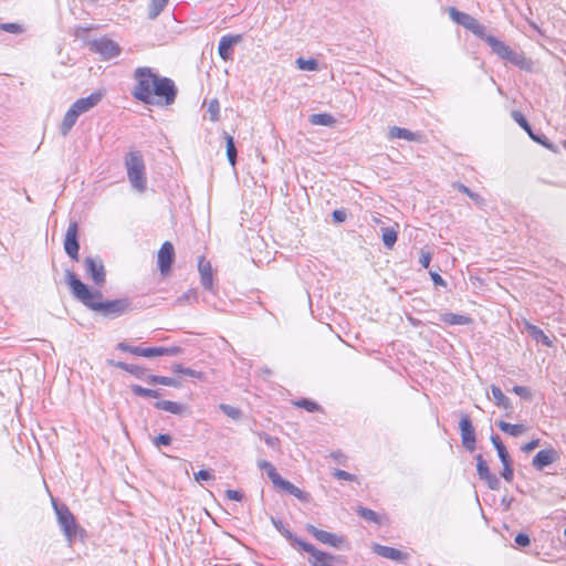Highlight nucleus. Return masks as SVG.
I'll return each mask as SVG.
<instances>
[{"label":"nucleus","instance_id":"36","mask_svg":"<svg viewBox=\"0 0 566 566\" xmlns=\"http://www.w3.org/2000/svg\"><path fill=\"white\" fill-rule=\"evenodd\" d=\"M296 65L300 70L303 71H317L318 70V62L315 59H303L298 57L296 60Z\"/></svg>","mask_w":566,"mask_h":566},{"label":"nucleus","instance_id":"31","mask_svg":"<svg viewBox=\"0 0 566 566\" xmlns=\"http://www.w3.org/2000/svg\"><path fill=\"white\" fill-rule=\"evenodd\" d=\"M146 380L150 385H164V386H170V387L179 386V382L175 378H170V377H166V376L149 375Z\"/></svg>","mask_w":566,"mask_h":566},{"label":"nucleus","instance_id":"11","mask_svg":"<svg viewBox=\"0 0 566 566\" xmlns=\"http://www.w3.org/2000/svg\"><path fill=\"white\" fill-rule=\"evenodd\" d=\"M78 224L71 221L65 232L64 250L65 253L74 261H78L80 244L77 241Z\"/></svg>","mask_w":566,"mask_h":566},{"label":"nucleus","instance_id":"23","mask_svg":"<svg viewBox=\"0 0 566 566\" xmlns=\"http://www.w3.org/2000/svg\"><path fill=\"white\" fill-rule=\"evenodd\" d=\"M491 392L494 402L497 407L503 408L505 410L512 409L511 400L503 394L500 387H497L496 385H491Z\"/></svg>","mask_w":566,"mask_h":566},{"label":"nucleus","instance_id":"28","mask_svg":"<svg viewBox=\"0 0 566 566\" xmlns=\"http://www.w3.org/2000/svg\"><path fill=\"white\" fill-rule=\"evenodd\" d=\"M258 467L261 470H265L268 478L271 480L273 485H275L282 479V476L277 473L275 467L271 462L266 460H259Z\"/></svg>","mask_w":566,"mask_h":566},{"label":"nucleus","instance_id":"45","mask_svg":"<svg viewBox=\"0 0 566 566\" xmlns=\"http://www.w3.org/2000/svg\"><path fill=\"white\" fill-rule=\"evenodd\" d=\"M457 189L463 193H465L468 197H470L473 201H475L476 203H482L483 202V199L481 198L480 195L471 191L467 186H464L463 184H457L455 185Z\"/></svg>","mask_w":566,"mask_h":566},{"label":"nucleus","instance_id":"20","mask_svg":"<svg viewBox=\"0 0 566 566\" xmlns=\"http://www.w3.org/2000/svg\"><path fill=\"white\" fill-rule=\"evenodd\" d=\"M277 489H281L289 494L295 496L301 502H308L310 501V494L301 490L300 488L295 486L293 483H291L287 480H284L283 478L274 485Z\"/></svg>","mask_w":566,"mask_h":566},{"label":"nucleus","instance_id":"46","mask_svg":"<svg viewBox=\"0 0 566 566\" xmlns=\"http://www.w3.org/2000/svg\"><path fill=\"white\" fill-rule=\"evenodd\" d=\"M0 30L13 33V34H20L24 31L23 27L19 23H1Z\"/></svg>","mask_w":566,"mask_h":566},{"label":"nucleus","instance_id":"5","mask_svg":"<svg viewBox=\"0 0 566 566\" xmlns=\"http://www.w3.org/2000/svg\"><path fill=\"white\" fill-rule=\"evenodd\" d=\"M53 507L57 516V523L66 541L69 542V544H72L77 535H82L84 533L83 528H81L80 525L76 523L73 513L66 505H57L55 501H53Z\"/></svg>","mask_w":566,"mask_h":566},{"label":"nucleus","instance_id":"32","mask_svg":"<svg viewBox=\"0 0 566 566\" xmlns=\"http://www.w3.org/2000/svg\"><path fill=\"white\" fill-rule=\"evenodd\" d=\"M224 139L227 144V157L232 167L237 164V148L234 145V139L229 134L224 133Z\"/></svg>","mask_w":566,"mask_h":566},{"label":"nucleus","instance_id":"19","mask_svg":"<svg viewBox=\"0 0 566 566\" xmlns=\"http://www.w3.org/2000/svg\"><path fill=\"white\" fill-rule=\"evenodd\" d=\"M448 12H449V15L452 19V21L462 25L463 28H465L469 31L474 25V23L478 21L474 17H472L465 12L459 11L454 7H450L448 9Z\"/></svg>","mask_w":566,"mask_h":566},{"label":"nucleus","instance_id":"52","mask_svg":"<svg viewBox=\"0 0 566 566\" xmlns=\"http://www.w3.org/2000/svg\"><path fill=\"white\" fill-rule=\"evenodd\" d=\"M431 258L432 256H431V253L429 251L421 250L420 258H419V263L421 264V266L423 269L429 268L430 262H431Z\"/></svg>","mask_w":566,"mask_h":566},{"label":"nucleus","instance_id":"33","mask_svg":"<svg viewBox=\"0 0 566 566\" xmlns=\"http://www.w3.org/2000/svg\"><path fill=\"white\" fill-rule=\"evenodd\" d=\"M167 3L168 0H150L148 17L150 19L157 18Z\"/></svg>","mask_w":566,"mask_h":566},{"label":"nucleus","instance_id":"9","mask_svg":"<svg viewBox=\"0 0 566 566\" xmlns=\"http://www.w3.org/2000/svg\"><path fill=\"white\" fill-rule=\"evenodd\" d=\"M87 45L91 51L99 54L103 60L114 59L118 56L122 51L118 43L106 36L91 40Z\"/></svg>","mask_w":566,"mask_h":566},{"label":"nucleus","instance_id":"26","mask_svg":"<svg viewBox=\"0 0 566 566\" xmlns=\"http://www.w3.org/2000/svg\"><path fill=\"white\" fill-rule=\"evenodd\" d=\"M155 408L174 415H181L185 410V407L181 403L170 400L157 401L155 402Z\"/></svg>","mask_w":566,"mask_h":566},{"label":"nucleus","instance_id":"39","mask_svg":"<svg viewBox=\"0 0 566 566\" xmlns=\"http://www.w3.org/2000/svg\"><path fill=\"white\" fill-rule=\"evenodd\" d=\"M198 295L196 290H189L176 300V305L182 306L186 303L197 302Z\"/></svg>","mask_w":566,"mask_h":566},{"label":"nucleus","instance_id":"49","mask_svg":"<svg viewBox=\"0 0 566 566\" xmlns=\"http://www.w3.org/2000/svg\"><path fill=\"white\" fill-rule=\"evenodd\" d=\"M117 348L123 350V352H128V353H130L133 355L140 356L142 354L139 352H137V350H142L143 347L129 346L126 343H118L117 344Z\"/></svg>","mask_w":566,"mask_h":566},{"label":"nucleus","instance_id":"41","mask_svg":"<svg viewBox=\"0 0 566 566\" xmlns=\"http://www.w3.org/2000/svg\"><path fill=\"white\" fill-rule=\"evenodd\" d=\"M208 114L211 122H218L220 118V105L217 98H213L208 104Z\"/></svg>","mask_w":566,"mask_h":566},{"label":"nucleus","instance_id":"18","mask_svg":"<svg viewBox=\"0 0 566 566\" xmlns=\"http://www.w3.org/2000/svg\"><path fill=\"white\" fill-rule=\"evenodd\" d=\"M373 551H374V553H376L377 555H379L384 558L396 560V562H401L407 558V554H405L403 552H401L397 548L384 546L380 544H374Z\"/></svg>","mask_w":566,"mask_h":566},{"label":"nucleus","instance_id":"17","mask_svg":"<svg viewBox=\"0 0 566 566\" xmlns=\"http://www.w3.org/2000/svg\"><path fill=\"white\" fill-rule=\"evenodd\" d=\"M198 271L200 274V282L201 285L208 290H213V273H212V266L211 263L206 260L205 256H200L198 260Z\"/></svg>","mask_w":566,"mask_h":566},{"label":"nucleus","instance_id":"40","mask_svg":"<svg viewBox=\"0 0 566 566\" xmlns=\"http://www.w3.org/2000/svg\"><path fill=\"white\" fill-rule=\"evenodd\" d=\"M220 410L227 415L228 417L234 419V420H239L242 416V412L240 409H238L237 407H233L231 405H227V403H221L219 406Z\"/></svg>","mask_w":566,"mask_h":566},{"label":"nucleus","instance_id":"10","mask_svg":"<svg viewBox=\"0 0 566 566\" xmlns=\"http://www.w3.org/2000/svg\"><path fill=\"white\" fill-rule=\"evenodd\" d=\"M86 275L91 277L97 286H103L106 282V272L103 261L99 258L86 256L83 261Z\"/></svg>","mask_w":566,"mask_h":566},{"label":"nucleus","instance_id":"62","mask_svg":"<svg viewBox=\"0 0 566 566\" xmlns=\"http://www.w3.org/2000/svg\"><path fill=\"white\" fill-rule=\"evenodd\" d=\"M332 216L336 222H343L346 219V212L344 210H334Z\"/></svg>","mask_w":566,"mask_h":566},{"label":"nucleus","instance_id":"8","mask_svg":"<svg viewBox=\"0 0 566 566\" xmlns=\"http://www.w3.org/2000/svg\"><path fill=\"white\" fill-rule=\"evenodd\" d=\"M486 43L491 48L492 52L494 54H496L499 57L506 60L507 62H510L513 65H516L521 69H528L530 63L526 60V57L524 56V54L514 51L507 44H505L503 41L493 36V38H488Z\"/></svg>","mask_w":566,"mask_h":566},{"label":"nucleus","instance_id":"63","mask_svg":"<svg viewBox=\"0 0 566 566\" xmlns=\"http://www.w3.org/2000/svg\"><path fill=\"white\" fill-rule=\"evenodd\" d=\"M538 443H539L538 439L532 440L528 443H526L525 446H523L522 450L524 452H530V451L534 450L538 446Z\"/></svg>","mask_w":566,"mask_h":566},{"label":"nucleus","instance_id":"25","mask_svg":"<svg viewBox=\"0 0 566 566\" xmlns=\"http://www.w3.org/2000/svg\"><path fill=\"white\" fill-rule=\"evenodd\" d=\"M308 120L312 125L328 126V127L334 126L336 123L335 117L327 113L312 114L310 116Z\"/></svg>","mask_w":566,"mask_h":566},{"label":"nucleus","instance_id":"1","mask_svg":"<svg viewBox=\"0 0 566 566\" xmlns=\"http://www.w3.org/2000/svg\"><path fill=\"white\" fill-rule=\"evenodd\" d=\"M136 84L132 91L135 99L148 104L171 105L177 96V88L172 80L159 76L150 67L140 66L134 72Z\"/></svg>","mask_w":566,"mask_h":566},{"label":"nucleus","instance_id":"48","mask_svg":"<svg viewBox=\"0 0 566 566\" xmlns=\"http://www.w3.org/2000/svg\"><path fill=\"white\" fill-rule=\"evenodd\" d=\"M358 514L367 520V521H371V522H378V515L375 511L370 510V509H366V507H359L358 509Z\"/></svg>","mask_w":566,"mask_h":566},{"label":"nucleus","instance_id":"27","mask_svg":"<svg viewBox=\"0 0 566 566\" xmlns=\"http://www.w3.org/2000/svg\"><path fill=\"white\" fill-rule=\"evenodd\" d=\"M397 228H398V224H396L395 227H387V228L381 229V239H382L385 247L388 249H391L397 241V237H398Z\"/></svg>","mask_w":566,"mask_h":566},{"label":"nucleus","instance_id":"44","mask_svg":"<svg viewBox=\"0 0 566 566\" xmlns=\"http://www.w3.org/2000/svg\"><path fill=\"white\" fill-rule=\"evenodd\" d=\"M502 465H503V470L501 472V475L503 476V479L505 481L512 482L513 478H514V471H513V468H512L511 459L505 460V462H502Z\"/></svg>","mask_w":566,"mask_h":566},{"label":"nucleus","instance_id":"16","mask_svg":"<svg viewBox=\"0 0 566 566\" xmlns=\"http://www.w3.org/2000/svg\"><path fill=\"white\" fill-rule=\"evenodd\" d=\"M175 250L171 242L166 241L163 243L158 251V268L161 274H167L170 271L171 263L174 260Z\"/></svg>","mask_w":566,"mask_h":566},{"label":"nucleus","instance_id":"15","mask_svg":"<svg viewBox=\"0 0 566 566\" xmlns=\"http://www.w3.org/2000/svg\"><path fill=\"white\" fill-rule=\"evenodd\" d=\"M559 459V453L553 449H543L539 450L532 460V465L542 471L545 467L551 465Z\"/></svg>","mask_w":566,"mask_h":566},{"label":"nucleus","instance_id":"37","mask_svg":"<svg viewBox=\"0 0 566 566\" xmlns=\"http://www.w3.org/2000/svg\"><path fill=\"white\" fill-rule=\"evenodd\" d=\"M475 459H476L478 475L481 480H484L488 475L491 474L489 465H488L486 461L483 459L482 454H478L475 457Z\"/></svg>","mask_w":566,"mask_h":566},{"label":"nucleus","instance_id":"2","mask_svg":"<svg viewBox=\"0 0 566 566\" xmlns=\"http://www.w3.org/2000/svg\"><path fill=\"white\" fill-rule=\"evenodd\" d=\"M66 282L73 296L90 310L107 318H116L132 310L128 298L102 301L103 294L98 290H91L72 271H66Z\"/></svg>","mask_w":566,"mask_h":566},{"label":"nucleus","instance_id":"38","mask_svg":"<svg viewBox=\"0 0 566 566\" xmlns=\"http://www.w3.org/2000/svg\"><path fill=\"white\" fill-rule=\"evenodd\" d=\"M172 370L176 374H182V375H186V376H189V377H195V378H198V379L202 378V373L201 371H197V370H193L191 368L184 367L181 364H175L172 366Z\"/></svg>","mask_w":566,"mask_h":566},{"label":"nucleus","instance_id":"7","mask_svg":"<svg viewBox=\"0 0 566 566\" xmlns=\"http://www.w3.org/2000/svg\"><path fill=\"white\" fill-rule=\"evenodd\" d=\"M486 43L491 48L492 52L494 54H496L499 57L506 60L507 62H510L513 65H516L521 69H528L530 63L526 60V57L524 56V54L514 51L507 44H505L503 41L493 36V38H488Z\"/></svg>","mask_w":566,"mask_h":566},{"label":"nucleus","instance_id":"60","mask_svg":"<svg viewBox=\"0 0 566 566\" xmlns=\"http://www.w3.org/2000/svg\"><path fill=\"white\" fill-rule=\"evenodd\" d=\"M430 276L436 285L446 286V281L437 272H430Z\"/></svg>","mask_w":566,"mask_h":566},{"label":"nucleus","instance_id":"13","mask_svg":"<svg viewBox=\"0 0 566 566\" xmlns=\"http://www.w3.org/2000/svg\"><path fill=\"white\" fill-rule=\"evenodd\" d=\"M306 530L311 533L318 542L325 545H329L332 547H339L344 543V537L338 536L337 534L329 533L327 531H323L317 528L312 524L306 525Z\"/></svg>","mask_w":566,"mask_h":566},{"label":"nucleus","instance_id":"14","mask_svg":"<svg viewBox=\"0 0 566 566\" xmlns=\"http://www.w3.org/2000/svg\"><path fill=\"white\" fill-rule=\"evenodd\" d=\"M242 41L240 34L223 35L219 41L218 53L223 61H230L233 57V46Z\"/></svg>","mask_w":566,"mask_h":566},{"label":"nucleus","instance_id":"47","mask_svg":"<svg viewBox=\"0 0 566 566\" xmlns=\"http://www.w3.org/2000/svg\"><path fill=\"white\" fill-rule=\"evenodd\" d=\"M143 357H157L164 356L163 347H146L138 350Z\"/></svg>","mask_w":566,"mask_h":566},{"label":"nucleus","instance_id":"58","mask_svg":"<svg viewBox=\"0 0 566 566\" xmlns=\"http://www.w3.org/2000/svg\"><path fill=\"white\" fill-rule=\"evenodd\" d=\"M154 442L156 446H168L171 443V437L167 433H163L159 434Z\"/></svg>","mask_w":566,"mask_h":566},{"label":"nucleus","instance_id":"56","mask_svg":"<svg viewBox=\"0 0 566 566\" xmlns=\"http://www.w3.org/2000/svg\"><path fill=\"white\" fill-rule=\"evenodd\" d=\"M515 543L518 545V546H527L530 545L531 543V539H530V536L525 533H518L516 536H515Z\"/></svg>","mask_w":566,"mask_h":566},{"label":"nucleus","instance_id":"64","mask_svg":"<svg viewBox=\"0 0 566 566\" xmlns=\"http://www.w3.org/2000/svg\"><path fill=\"white\" fill-rule=\"evenodd\" d=\"M272 523H273V525L275 526V528H276L279 532H281V534H282V535H284V536H285V534H284V533H285L287 530H286V528H284L283 523H282L280 520H274V518L272 520Z\"/></svg>","mask_w":566,"mask_h":566},{"label":"nucleus","instance_id":"43","mask_svg":"<svg viewBox=\"0 0 566 566\" xmlns=\"http://www.w3.org/2000/svg\"><path fill=\"white\" fill-rule=\"evenodd\" d=\"M295 406L303 408V409L307 410L308 412H314V411L319 410V406L315 401H312L308 399H300V400L295 401Z\"/></svg>","mask_w":566,"mask_h":566},{"label":"nucleus","instance_id":"3","mask_svg":"<svg viewBox=\"0 0 566 566\" xmlns=\"http://www.w3.org/2000/svg\"><path fill=\"white\" fill-rule=\"evenodd\" d=\"M104 95V91H96L87 97L76 99L63 117L60 127L61 134L66 136L75 125L78 116L94 108L103 99Z\"/></svg>","mask_w":566,"mask_h":566},{"label":"nucleus","instance_id":"50","mask_svg":"<svg viewBox=\"0 0 566 566\" xmlns=\"http://www.w3.org/2000/svg\"><path fill=\"white\" fill-rule=\"evenodd\" d=\"M483 481L486 482L488 486L491 489V490H499L500 489V485H501V482L499 480V478L494 474H490L488 475Z\"/></svg>","mask_w":566,"mask_h":566},{"label":"nucleus","instance_id":"57","mask_svg":"<svg viewBox=\"0 0 566 566\" xmlns=\"http://www.w3.org/2000/svg\"><path fill=\"white\" fill-rule=\"evenodd\" d=\"M512 117L521 127H525L526 124L528 123L525 116L518 111H513Z\"/></svg>","mask_w":566,"mask_h":566},{"label":"nucleus","instance_id":"59","mask_svg":"<svg viewBox=\"0 0 566 566\" xmlns=\"http://www.w3.org/2000/svg\"><path fill=\"white\" fill-rule=\"evenodd\" d=\"M226 494L227 497L232 501H241L243 497L242 493L237 490H228Z\"/></svg>","mask_w":566,"mask_h":566},{"label":"nucleus","instance_id":"34","mask_svg":"<svg viewBox=\"0 0 566 566\" xmlns=\"http://www.w3.org/2000/svg\"><path fill=\"white\" fill-rule=\"evenodd\" d=\"M130 389L134 395L139 396V397L158 398L160 396V392L158 390L144 388L139 385H132Z\"/></svg>","mask_w":566,"mask_h":566},{"label":"nucleus","instance_id":"61","mask_svg":"<svg viewBox=\"0 0 566 566\" xmlns=\"http://www.w3.org/2000/svg\"><path fill=\"white\" fill-rule=\"evenodd\" d=\"M164 355L167 356H176L181 353V348L174 346V347H163Z\"/></svg>","mask_w":566,"mask_h":566},{"label":"nucleus","instance_id":"21","mask_svg":"<svg viewBox=\"0 0 566 566\" xmlns=\"http://www.w3.org/2000/svg\"><path fill=\"white\" fill-rule=\"evenodd\" d=\"M388 138L389 139H406L409 142H418L420 140V134L413 133L407 128L392 126L388 129Z\"/></svg>","mask_w":566,"mask_h":566},{"label":"nucleus","instance_id":"42","mask_svg":"<svg viewBox=\"0 0 566 566\" xmlns=\"http://www.w3.org/2000/svg\"><path fill=\"white\" fill-rule=\"evenodd\" d=\"M470 31L485 42L488 38H493V35L486 33V28L479 21L474 23Z\"/></svg>","mask_w":566,"mask_h":566},{"label":"nucleus","instance_id":"53","mask_svg":"<svg viewBox=\"0 0 566 566\" xmlns=\"http://www.w3.org/2000/svg\"><path fill=\"white\" fill-rule=\"evenodd\" d=\"M211 479H213V474L208 470H200L197 473H195V480L197 482L209 481Z\"/></svg>","mask_w":566,"mask_h":566},{"label":"nucleus","instance_id":"6","mask_svg":"<svg viewBox=\"0 0 566 566\" xmlns=\"http://www.w3.org/2000/svg\"><path fill=\"white\" fill-rule=\"evenodd\" d=\"M284 534L287 539L310 554L308 563L311 566H333L335 556L332 554L317 549L314 545L293 535L291 531H286Z\"/></svg>","mask_w":566,"mask_h":566},{"label":"nucleus","instance_id":"30","mask_svg":"<svg viewBox=\"0 0 566 566\" xmlns=\"http://www.w3.org/2000/svg\"><path fill=\"white\" fill-rule=\"evenodd\" d=\"M491 442H492L493 447L495 448L501 462H505V460L511 459V457L506 450V447L503 444V442L499 436L492 434Z\"/></svg>","mask_w":566,"mask_h":566},{"label":"nucleus","instance_id":"24","mask_svg":"<svg viewBox=\"0 0 566 566\" xmlns=\"http://www.w3.org/2000/svg\"><path fill=\"white\" fill-rule=\"evenodd\" d=\"M525 328L527 333L532 336V338L535 339L536 342L542 343L545 346L552 345V340L549 339V337L536 325L526 323Z\"/></svg>","mask_w":566,"mask_h":566},{"label":"nucleus","instance_id":"4","mask_svg":"<svg viewBox=\"0 0 566 566\" xmlns=\"http://www.w3.org/2000/svg\"><path fill=\"white\" fill-rule=\"evenodd\" d=\"M127 178L134 189L144 192L147 187L146 166L139 150H132L125 157Z\"/></svg>","mask_w":566,"mask_h":566},{"label":"nucleus","instance_id":"54","mask_svg":"<svg viewBox=\"0 0 566 566\" xmlns=\"http://www.w3.org/2000/svg\"><path fill=\"white\" fill-rule=\"evenodd\" d=\"M333 475L338 480H345V481H354L355 476L344 470L336 469L333 473Z\"/></svg>","mask_w":566,"mask_h":566},{"label":"nucleus","instance_id":"55","mask_svg":"<svg viewBox=\"0 0 566 566\" xmlns=\"http://www.w3.org/2000/svg\"><path fill=\"white\" fill-rule=\"evenodd\" d=\"M262 437H263V439H264V442H265L269 447H271V448H273V449L279 448V446H280V439H279V438H276V437H272V436H269V434H266V433H263V434H262Z\"/></svg>","mask_w":566,"mask_h":566},{"label":"nucleus","instance_id":"12","mask_svg":"<svg viewBox=\"0 0 566 566\" xmlns=\"http://www.w3.org/2000/svg\"><path fill=\"white\" fill-rule=\"evenodd\" d=\"M460 431H461V439L463 447L469 450L473 451L475 449V430L472 424V421L468 415H462L460 422H459Z\"/></svg>","mask_w":566,"mask_h":566},{"label":"nucleus","instance_id":"29","mask_svg":"<svg viewBox=\"0 0 566 566\" xmlns=\"http://www.w3.org/2000/svg\"><path fill=\"white\" fill-rule=\"evenodd\" d=\"M442 321L449 325H468L471 318L461 314L446 313L442 316Z\"/></svg>","mask_w":566,"mask_h":566},{"label":"nucleus","instance_id":"35","mask_svg":"<svg viewBox=\"0 0 566 566\" xmlns=\"http://www.w3.org/2000/svg\"><path fill=\"white\" fill-rule=\"evenodd\" d=\"M116 367L123 369V370H126L133 375H135L136 377L140 378L144 376L145 374V369L140 366H137V365H133V364H126V363H123V361H118L115 364Z\"/></svg>","mask_w":566,"mask_h":566},{"label":"nucleus","instance_id":"51","mask_svg":"<svg viewBox=\"0 0 566 566\" xmlns=\"http://www.w3.org/2000/svg\"><path fill=\"white\" fill-rule=\"evenodd\" d=\"M513 392L525 399H531L532 397L530 389L524 386H514Z\"/></svg>","mask_w":566,"mask_h":566},{"label":"nucleus","instance_id":"22","mask_svg":"<svg viewBox=\"0 0 566 566\" xmlns=\"http://www.w3.org/2000/svg\"><path fill=\"white\" fill-rule=\"evenodd\" d=\"M496 426L500 428V430L512 437H520L527 431V427L523 423L513 424L504 420H499L496 421Z\"/></svg>","mask_w":566,"mask_h":566}]
</instances>
